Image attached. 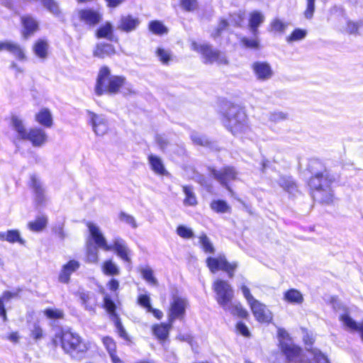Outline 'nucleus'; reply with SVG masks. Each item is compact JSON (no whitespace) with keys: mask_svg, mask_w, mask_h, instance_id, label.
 <instances>
[{"mask_svg":"<svg viewBox=\"0 0 363 363\" xmlns=\"http://www.w3.org/2000/svg\"><path fill=\"white\" fill-rule=\"evenodd\" d=\"M337 179V177L326 169L315 173L308 183L314 199L325 203L333 202L334 194L331 185Z\"/></svg>","mask_w":363,"mask_h":363,"instance_id":"1","label":"nucleus"},{"mask_svg":"<svg viewBox=\"0 0 363 363\" xmlns=\"http://www.w3.org/2000/svg\"><path fill=\"white\" fill-rule=\"evenodd\" d=\"M125 85V79L121 76L112 75L107 67L101 68L95 86V93L98 96L104 94H116L121 88Z\"/></svg>","mask_w":363,"mask_h":363,"instance_id":"2","label":"nucleus"},{"mask_svg":"<svg viewBox=\"0 0 363 363\" xmlns=\"http://www.w3.org/2000/svg\"><path fill=\"white\" fill-rule=\"evenodd\" d=\"M224 123L229 131L235 136H241L249 130L247 116L238 106L229 107L225 115Z\"/></svg>","mask_w":363,"mask_h":363,"instance_id":"3","label":"nucleus"},{"mask_svg":"<svg viewBox=\"0 0 363 363\" xmlns=\"http://www.w3.org/2000/svg\"><path fill=\"white\" fill-rule=\"evenodd\" d=\"M240 290L255 319L259 323H270L272 320L273 314L267 306L255 299L247 286L241 285Z\"/></svg>","mask_w":363,"mask_h":363,"instance_id":"4","label":"nucleus"},{"mask_svg":"<svg viewBox=\"0 0 363 363\" xmlns=\"http://www.w3.org/2000/svg\"><path fill=\"white\" fill-rule=\"evenodd\" d=\"M60 340L65 352L74 358L79 357L87 350V346L81 337L69 330L62 331Z\"/></svg>","mask_w":363,"mask_h":363,"instance_id":"5","label":"nucleus"},{"mask_svg":"<svg viewBox=\"0 0 363 363\" xmlns=\"http://www.w3.org/2000/svg\"><path fill=\"white\" fill-rule=\"evenodd\" d=\"M191 48L193 50L201 54L203 61L205 64L216 63L218 65H225L228 64V61L225 55L208 44H199L195 41H192Z\"/></svg>","mask_w":363,"mask_h":363,"instance_id":"6","label":"nucleus"},{"mask_svg":"<svg viewBox=\"0 0 363 363\" xmlns=\"http://www.w3.org/2000/svg\"><path fill=\"white\" fill-rule=\"evenodd\" d=\"M212 288L216 294L215 298L222 308L233 301L234 290L227 281L217 279L213 281Z\"/></svg>","mask_w":363,"mask_h":363,"instance_id":"7","label":"nucleus"},{"mask_svg":"<svg viewBox=\"0 0 363 363\" xmlns=\"http://www.w3.org/2000/svg\"><path fill=\"white\" fill-rule=\"evenodd\" d=\"M206 264L212 273L223 270L228 273L230 278L233 277L234 272L238 267L236 262H228L224 255H218L216 257H209L206 259Z\"/></svg>","mask_w":363,"mask_h":363,"instance_id":"8","label":"nucleus"},{"mask_svg":"<svg viewBox=\"0 0 363 363\" xmlns=\"http://www.w3.org/2000/svg\"><path fill=\"white\" fill-rule=\"evenodd\" d=\"M188 307V301L186 298L173 295L168 311V319L170 323H173L176 319L182 320Z\"/></svg>","mask_w":363,"mask_h":363,"instance_id":"9","label":"nucleus"},{"mask_svg":"<svg viewBox=\"0 0 363 363\" xmlns=\"http://www.w3.org/2000/svg\"><path fill=\"white\" fill-rule=\"evenodd\" d=\"M278 337L282 352L290 360L289 363H294V359L300 354V348L294 345L290 338L288 333L283 328L278 329Z\"/></svg>","mask_w":363,"mask_h":363,"instance_id":"10","label":"nucleus"},{"mask_svg":"<svg viewBox=\"0 0 363 363\" xmlns=\"http://www.w3.org/2000/svg\"><path fill=\"white\" fill-rule=\"evenodd\" d=\"M89 122L92 127L94 133L99 136L106 135L109 130L108 121L104 114H97L87 111Z\"/></svg>","mask_w":363,"mask_h":363,"instance_id":"11","label":"nucleus"},{"mask_svg":"<svg viewBox=\"0 0 363 363\" xmlns=\"http://www.w3.org/2000/svg\"><path fill=\"white\" fill-rule=\"evenodd\" d=\"M251 69L258 81L264 82L270 79L274 75L271 65L266 61H255L251 65Z\"/></svg>","mask_w":363,"mask_h":363,"instance_id":"12","label":"nucleus"},{"mask_svg":"<svg viewBox=\"0 0 363 363\" xmlns=\"http://www.w3.org/2000/svg\"><path fill=\"white\" fill-rule=\"evenodd\" d=\"M77 16L81 22L89 26L96 25L101 20V14L91 9H79L77 11Z\"/></svg>","mask_w":363,"mask_h":363,"instance_id":"13","label":"nucleus"},{"mask_svg":"<svg viewBox=\"0 0 363 363\" xmlns=\"http://www.w3.org/2000/svg\"><path fill=\"white\" fill-rule=\"evenodd\" d=\"M86 225L89 228L90 235L91 236L97 247L105 251L111 250L112 247L107 244L106 240L100 228L91 222H88Z\"/></svg>","mask_w":363,"mask_h":363,"instance_id":"14","label":"nucleus"},{"mask_svg":"<svg viewBox=\"0 0 363 363\" xmlns=\"http://www.w3.org/2000/svg\"><path fill=\"white\" fill-rule=\"evenodd\" d=\"M86 225L89 228L90 235L91 236L97 247L105 251L111 250L112 247L107 244L106 240L100 228L91 222H88Z\"/></svg>","mask_w":363,"mask_h":363,"instance_id":"15","label":"nucleus"},{"mask_svg":"<svg viewBox=\"0 0 363 363\" xmlns=\"http://www.w3.org/2000/svg\"><path fill=\"white\" fill-rule=\"evenodd\" d=\"M211 174L221 184L225 186L229 191H231L230 187L228 186V183L235 179L237 176V172L233 167H226L220 170L213 169Z\"/></svg>","mask_w":363,"mask_h":363,"instance_id":"16","label":"nucleus"},{"mask_svg":"<svg viewBox=\"0 0 363 363\" xmlns=\"http://www.w3.org/2000/svg\"><path fill=\"white\" fill-rule=\"evenodd\" d=\"M25 140L30 141L33 147H40L47 143L48 135L42 128H33L29 129Z\"/></svg>","mask_w":363,"mask_h":363,"instance_id":"17","label":"nucleus"},{"mask_svg":"<svg viewBox=\"0 0 363 363\" xmlns=\"http://www.w3.org/2000/svg\"><path fill=\"white\" fill-rule=\"evenodd\" d=\"M112 250H115L117 255L123 261L130 262V251L127 247L125 242L121 238H116L113 239Z\"/></svg>","mask_w":363,"mask_h":363,"instance_id":"18","label":"nucleus"},{"mask_svg":"<svg viewBox=\"0 0 363 363\" xmlns=\"http://www.w3.org/2000/svg\"><path fill=\"white\" fill-rule=\"evenodd\" d=\"M80 264L78 261L72 259L62 267L59 274V281L64 284L69 281L70 276L79 268Z\"/></svg>","mask_w":363,"mask_h":363,"instance_id":"19","label":"nucleus"},{"mask_svg":"<svg viewBox=\"0 0 363 363\" xmlns=\"http://www.w3.org/2000/svg\"><path fill=\"white\" fill-rule=\"evenodd\" d=\"M140 23V21L137 17L131 15L123 16L121 18L118 28L125 32H130L136 29Z\"/></svg>","mask_w":363,"mask_h":363,"instance_id":"20","label":"nucleus"},{"mask_svg":"<svg viewBox=\"0 0 363 363\" xmlns=\"http://www.w3.org/2000/svg\"><path fill=\"white\" fill-rule=\"evenodd\" d=\"M49 48V43L45 39H38L33 45L34 54L42 60H45L48 57Z\"/></svg>","mask_w":363,"mask_h":363,"instance_id":"21","label":"nucleus"},{"mask_svg":"<svg viewBox=\"0 0 363 363\" xmlns=\"http://www.w3.org/2000/svg\"><path fill=\"white\" fill-rule=\"evenodd\" d=\"M264 15L258 11H254L250 13L249 18V26L254 35L258 33V27L264 21Z\"/></svg>","mask_w":363,"mask_h":363,"instance_id":"22","label":"nucleus"},{"mask_svg":"<svg viewBox=\"0 0 363 363\" xmlns=\"http://www.w3.org/2000/svg\"><path fill=\"white\" fill-rule=\"evenodd\" d=\"M21 22L23 26L22 34L24 38H28L30 35L38 30V22L30 16H23L21 18Z\"/></svg>","mask_w":363,"mask_h":363,"instance_id":"23","label":"nucleus"},{"mask_svg":"<svg viewBox=\"0 0 363 363\" xmlns=\"http://www.w3.org/2000/svg\"><path fill=\"white\" fill-rule=\"evenodd\" d=\"M79 298L86 311L94 313L96 306V298L93 293L82 291L79 293Z\"/></svg>","mask_w":363,"mask_h":363,"instance_id":"24","label":"nucleus"},{"mask_svg":"<svg viewBox=\"0 0 363 363\" xmlns=\"http://www.w3.org/2000/svg\"><path fill=\"white\" fill-rule=\"evenodd\" d=\"M11 124L17 134V138L25 140L29 130L26 128L23 121L19 117L13 116L11 118Z\"/></svg>","mask_w":363,"mask_h":363,"instance_id":"25","label":"nucleus"},{"mask_svg":"<svg viewBox=\"0 0 363 363\" xmlns=\"http://www.w3.org/2000/svg\"><path fill=\"white\" fill-rule=\"evenodd\" d=\"M172 323L155 324L152 326L153 334L160 340H164L168 337L169 332L172 328Z\"/></svg>","mask_w":363,"mask_h":363,"instance_id":"26","label":"nucleus"},{"mask_svg":"<svg viewBox=\"0 0 363 363\" xmlns=\"http://www.w3.org/2000/svg\"><path fill=\"white\" fill-rule=\"evenodd\" d=\"M224 311L230 313L232 315L245 318L248 316V312L245 309L240 302L230 301L226 307L223 308Z\"/></svg>","mask_w":363,"mask_h":363,"instance_id":"27","label":"nucleus"},{"mask_svg":"<svg viewBox=\"0 0 363 363\" xmlns=\"http://www.w3.org/2000/svg\"><path fill=\"white\" fill-rule=\"evenodd\" d=\"M116 53L114 47L108 43L98 44L94 51V55L100 58L111 56Z\"/></svg>","mask_w":363,"mask_h":363,"instance_id":"28","label":"nucleus"},{"mask_svg":"<svg viewBox=\"0 0 363 363\" xmlns=\"http://www.w3.org/2000/svg\"><path fill=\"white\" fill-rule=\"evenodd\" d=\"M36 121L40 125L50 128L52 125V116L48 108H43L35 115Z\"/></svg>","mask_w":363,"mask_h":363,"instance_id":"29","label":"nucleus"},{"mask_svg":"<svg viewBox=\"0 0 363 363\" xmlns=\"http://www.w3.org/2000/svg\"><path fill=\"white\" fill-rule=\"evenodd\" d=\"M32 187L35 195V201L38 204H42L45 201L44 189L40 181L35 177L31 179Z\"/></svg>","mask_w":363,"mask_h":363,"instance_id":"30","label":"nucleus"},{"mask_svg":"<svg viewBox=\"0 0 363 363\" xmlns=\"http://www.w3.org/2000/svg\"><path fill=\"white\" fill-rule=\"evenodd\" d=\"M284 300L291 304H301L303 296L298 290L291 289L284 293Z\"/></svg>","mask_w":363,"mask_h":363,"instance_id":"31","label":"nucleus"},{"mask_svg":"<svg viewBox=\"0 0 363 363\" xmlns=\"http://www.w3.org/2000/svg\"><path fill=\"white\" fill-rule=\"evenodd\" d=\"M0 240L7 241L11 243L18 242L24 244L25 241L21 238L18 230H10L6 232H0Z\"/></svg>","mask_w":363,"mask_h":363,"instance_id":"32","label":"nucleus"},{"mask_svg":"<svg viewBox=\"0 0 363 363\" xmlns=\"http://www.w3.org/2000/svg\"><path fill=\"white\" fill-rule=\"evenodd\" d=\"M340 320L350 330L359 332L361 333V337L363 341V320L359 323H357L351 317L347 314L342 315L340 317Z\"/></svg>","mask_w":363,"mask_h":363,"instance_id":"33","label":"nucleus"},{"mask_svg":"<svg viewBox=\"0 0 363 363\" xmlns=\"http://www.w3.org/2000/svg\"><path fill=\"white\" fill-rule=\"evenodd\" d=\"M101 271L106 276H118L120 268L112 259L106 260L102 263Z\"/></svg>","mask_w":363,"mask_h":363,"instance_id":"34","label":"nucleus"},{"mask_svg":"<svg viewBox=\"0 0 363 363\" xmlns=\"http://www.w3.org/2000/svg\"><path fill=\"white\" fill-rule=\"evenodd\" d=\"M289 26L287 22L284 21L279 18H273L269 23V30L276 33H284Z\"/></svg>","mask_w":363,"mask_h":363,"instance_id":"35","label":"nucleus"},{"mask_svg":"<svg viewBox=\"0 0 363 363\" xmlns=\"http://www.w3.org/2000/svg\"><path fill=\"white\" fill-rule=\"evenodd\" d=\"M96 36L99 38H106L109 40H113L114 35L111 23L106 22L105 24L102 25L97 30Z\"/></svg>","mask_w":363,"mask_h":363,"instance_id":"36","label":"nucleus"},{"mask_svg":"<svg viewBox=\"0 0 363 363\" xmlns=\"http://www.w3.org/2000/svg\"><path fill=\"white\" fill-rule=\"evenodd\" d=\"M211 208L218 213H227L231 212V206L223 200H213L211 203Z\"/></svg>","mask_w":363,"mask_h":363,"instance_id":"37","label":"nucleus"},{"mask_svg":"<svg viewBox=\"0 0 363 363\" xmlns=\"http://www.w3.org/2000/svg\"><path fill=\"white\" fill-rule=\"evenodd\" d=\"M148 159L151 165V168L155 172V173L161 175H163L166 173V169L164 167L162 161L160 157L155 155H150Z\"/></svg>","mask_w":363,"mask_h":363,"instance_id":"38","label":"nucleus"},{"mask_svg":"<svg viewBox=\"0 0 363 363\" xmlns=\"http://www.w3.org/2000/svg\"><path fill=\"white\" fill-rule=\"evenodd\" d=\"M48 218L46 216H42L38 217L35 220L28 223V228L33 232L42 231L47 225Z\"/></svg>","mask_w":363,"mask_h":363,"instance_id":"39","label":"nucleus"},{"mask_svg":"<svg viewBox=\"0 0 363 363\" xmlns=\"http://www.w3.org/2000/svg\"><path fill=\"white\" fill-rule=\"evenodd\" d=\"M308 34L306 29L296 28L293 32L286 38V40L289 43L303 40Z\"/></svg>","mask_w":363,"mask_h":363,"instance_id":"40","label":"nucleus"},{"mask_svg":"<svg viewBox=\"0 0 363 363\" xmlns=\"http://www.w3.org/2000/svg\"><path fill=\"white\" fill-rule=\"evenodd\" d=\"M140 272L143 278L147 283H149L150 284H152V285L157 284V280L154 277L153 271L150 267L147 266V267L140 268Z\"/></svg>","mask_w":363,"mask_h":363,"instance_id":"41","label":"nucleus"},{"mask_svg":"<svg viewBox=\"0 0 363 363\" xmlns=\"http://www.w3.org/2000/svg\"><path fill=\"white\" fill-rule=\"evenodd\" d=\"M156 56L164 65H167L172 60V55L169 50L158 48L155 51Z\"/></svg>","mask_w":363,"mask_h":363,"instance_id":"42","label":"nucleus"},{"mask_svg":"<svg viewBox=\"0 0 363 363\" xmlns=\"http://www.w3.org/2000/svg\"><path fill=\"white\" fill-rule=\"evenodd\" d=\"M183 191L185 194L184 204L189 206H194L197 201L193 189L191 186H183Z\"/></svg>","mask_w":363,"mask_h":363,"instance_id":"43","label":"nucleus"},{"mask_svg":"<svg viewBox=\"0 0 363 363\" xmlns=\"http://www.w3.org/2000/svg\"><path fill=\"white\" fill-rule=\"evenodd\" d=\"M149 29L157 35H162L167 33V28L159 21H151L149 24Z\"/></svg>","mask_w":363,"mask_h":363,"instance_id":"44","label":"nucleus"},{"mask_svg":"<svg viewBox=\"0 0 363 363\" xmlns=\"http://www.w3.org/2000/svg\"><path fill=\"white\" fill-rule=\"evenodd\" d=\"M99 260V251L92 244H87V261L91 263H97Z\"/></svg>","mask_w":363,"mask_h":363,"instance_id":"45","label":"nucleus"},{"mask_svg":"<svg viewBox=\"0 0 363 363\" xmlns=\"http://www.w3.org/2000/svg\"><path fill=\"white\" fill-rule=\"evenodd\" d=\"M308 352L315 363H330L328 358L318 349L308 350Z\"/></svg>","mask_w":363,"mask_h":363,"instance_id":"46","label":"nucleus"},{"mask_svg":"<svg viewBox=\"0 0 363 363\" xmlns=\"http://www.w3.org/2000/svg\"><path fill=\"white\" fill-rule=\"evenodd\" d=\"M118 218L121 222L130 225L134 229L138 228L136 220L132 215L122 211L119 213Z\"/></svg>","mask_w":363,"mask_h":363,"instance_id":"47","label":"nucleus"},{"mask_svg":"<svg viewBox=\"0 0 363 363\" xmlns=\"http://www.w3.org/2000/svg\"><path fill=\"white\" fill-rule=\"evenodd\" d=\"M104 307L111 315H116V304L107 294L104 296Z\"/></svg>","mask_w":363,"mask_h":363,"instance_id":"48","label":"nucleus"},{"mask_svg":"<svg viewBox=\"0 0 363 363\" xmlns=\"http://www.w3.org/2000/svg\"><path fill=\"white\" fill-rule=\"evenodd\" d=\"M200 243L203 250L206 252L213 253L214 252V247L213 244L210 241L209 238L205 234H202L199 237Z\"/></svg>","mask_w":363,"mask_h":363,"instance_id":"49","label":"nucleus"},{"mask_svg":"<svg viewBox=\"0 0 363 363\" xmlns=\"http://www.w3.org/2000/svg\"><path fill=\"white\" fill-rule=\"evenodd\" d=\"M44 314L50 319H60L64 316L63 311L57 308H47L44 311Z\"/></svg>","mask_w":363,"mask_h":363,"instance_id":"50","label":"nucleus"},{"mask_svg":"<svg viewBox=\"0 0 363 363\" xmlns=\"http://www.w3.org/2000/svg\"><path fill=\"white\" fill-rule=\"evenodd\" d=\"M241 42L242 45L247 48L259 49V40L257 35H255V38L252 39L243 38L241 40Z\"/></svg>","mask_w":363,"mask_h":363,"instance_id":"51","label":"nucleus"},{"mask_svg":"<svg viewBox=\"0 0 363 363\" xmlns=\"http://www.w3.org/2000/svg\"><path fill=\"white\" fill-rule=\"evenodd\" d=\"M180 4L183 9L189 12L194 11L198 8L196 0H180Z\"/></svg>","mask_w":363,"mask_h":363,"instance_id":"52","label":"nucleus"},{"mask_svg":"<svg viewBox=\"0 0 363 363\" xmlns=\"http://www.w3.org/2000/svg\"><path fill=\"white\" fill-rule=\"evenodd\" d=\"M137 303L145 308L147 311H150L151 306V299L150 297L147 294H140L137 298Z\"/></svg>","mask_w":363,"mask_h":363,"instance_id":"53","label":"nucleus"},{"mask_svg":"<svg viewBox=\"0 0 363 363\" xmlns=\"http://www.w3.org/2000/svg\"><path fill=\"white\" fill-rule=\"evenodd\" d=\"M10 53H11L18 60H24L26 59V55L21 47L18 43H15L13 44L10 50Z\"/></svg>","mask_w":363,"mask_h":363,"instance_id":"54","label":"nucleus"},{"mask_svg":"<svg viewBox=\"0 0 363 363\" xmlns=\"http://www.w3.org/2000/svg\"><path fill=\"white\" fill-rule=\"evenodd\" d=\"M103 342L110 355V357H112V355H116V346L113 340L110 337H104L103 339Z\"/></svg>","mask_w":363,"mask_h":363,"instance_id":"55","label":"nucleus"},{"mask_svg":"<svg viewBox=\"0 0 363 363\" xmlns=\"http://www.w3.org/2000/svg\"><path fill=\"white\" fill-rule=\"evenodd\" d=\"M177 233L179 236L185 239H189L194 236L191 229L184 225H179L177 229Z\"/></svg>","mask_w":363,"mask_h":363,"instance_id":"56","label":"nucleus"},{"mask_svg":"<svg viewBox=\"0 0 363 363\" xmlns=\"http://www.w3.org/2000/svg\"><path fill=\"white\" fill-rule=\"evenodd\" d=\"M229 26V23L224 19H221L218 27L211 33V36L214 38L218 37L223 30Z\"/></svg>","mask_w":363,"mask_h":363,"instance_id":"57","label":"nucleus"},{"mask_svg":"<svg viewBox=\"0 0 363 363\" xmlns=\"http://www.w3.org/2000/svg\"><path fill=\"white\" fill-rule=\"evenodd\" d=\"M315 11V0H307V6L304 11V16L307 19H311Z\"/></svg>","mask_w":363,"mask_h":363,"instance_id":"58","label":"nucleus"},{"mask_svg":"<svg viewBox=\"0 0 363 363\" xmlns=\"http://www.w3.org/2000/svg\"><path fill=\"white\" fill-rule=\"evenodd\" d=\"M245 19V13L240 11L230 16V23L234 26H240Z\"/></svg>","mask_w":363,"mask_h":363,"instance_id":"59","label":"nucleus"},{"mask_svg":"<svg viewBox=\"0 0 363 363\" xmlns=\"http://www.w3.org/2000/svg\"><path fill=\"white\" fill-rule=\"evenodd\" d=\"M192 141L197 145H206L208 144L207 139L198 133H193L191 135Z\"/></svg>","mask_w":363,"mask_h":363,"instance_id":"60","label":"nucleus"},{"mask_svg":"<svg viewBox=\"0 0 363 363\" xmlns=\"http://www.w3.org/2000/svg\"><path fill=\"white\" fill-rule=\"evenodd\" d=\"M18 291H4L1 296L0 297V300L3 302H9L11 299L14 298L18 296Z\"/></svg>","mask_w":363,"mask_h":363,"instance_id":"61","label":"nucleus"},{"mask_svg":"<svg viewBox=\"0 0 363 363\" xmlns=\"http://www.w3.org/2000/svg\"><path fill=\"white\" fill-rule=\"evenodd\" d=\"M286 118V115L282 112L271 113L269 119L272 122L277 123Z\"/></svg>","mask_w":363,"mask_h":363,"instance_id":"62","label":"nucleus"},{"mask_svg":"<svg viewBox=\"0 0 363 363\" xmlns=\"http://www.w3.org/2000/svg\"><path fill=\"white\" fill-rule=\"evenodd\" d=\"M360 23L358 22L348 21L347 25V30L350 33H355L358 31Z\"/></svg>","mask_w":363,"mask_h":363,"instance_id":"63","label":"nucleus"},{"mask_svg":"<svg viewBox=\"0 0 363 363\" xmlns=\"http://www.w3.org/2000/svg\"><path fill=\"white\" fill-rule=\"evenodd\" d=\"M236 329L241 335H242L245 337H249L250 336V331L247 328V327L242 323L240 322L236 325Z\"/></svg>","mask_w":363,"mask_h":363,"instance_id":"64","label":"nucleus"}]
</instances>
